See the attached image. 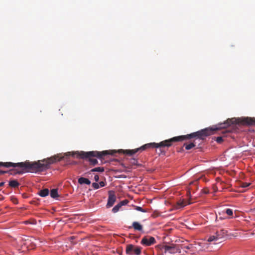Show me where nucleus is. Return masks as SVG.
Here are the masks:
<instances>
[{"mask_svg": "<svg viewBox=\"0 0 255 255\" xmlns=\"http://www.w3.org/2000/svg\"><path fill=\"white\" fill-rule=\"evenodd\" d=\"M228 132V130L227 129H224V130L222 131L223 133H225Z\"/></svg>", "mask_w": 255, "mask_h": 255, "instance_id": "nucleus-32", "label": "nucleus"}, {"mask_svg": "<svg viewBox=\"0 0 255 255\" xmlns=\"http://www.w3.org/2000/svg\"><path fill=\"white\" fill-rule=\"evenodd\" d=\"M130 163L132 165H137V160L134 158H132L130 159Z\"/></svg>", "mask_w": 255, "mask_h": 255, "instance_id": "nucleus-18", "label": "nucleus"}, {"mask_svg": "<svg viewBox=\"0 0 255 255\" xmlns=\"http://www.w3.org/2000/svg\"><path fill=\"white\" fill-rule=\"evenodd\" d=\"M7 171H2L0 170V174H3L5 173H7Z\"/></svg>", "mask_w": 255, "mask_h": 255, "instance_id": "nucleus-30", "label": "nucleus"}, {"mask_svg": "<svg viewBox=\"0 0 255 255\" xmlns=\"http://www.w3.org/2000/svg\"><path fill=\"white\" fill-rule=\"evenodd\" d=\"M163 250L165 254L169 253L170 254H174L181 253V248L180 246L176 244L165 245L163 247Z\"/></svg>", "mask_w": 255, "mask_h": 255, "instance_id": "nucleus-4", "label": "nucleus"}, {"mask_svg": "<svg viewBox=\"0 0 255 255\" xmlns=\"http://www.w3.org/2000/svg\"><path fill=\"white\" fill-rule=\"evenodd\" d=\"M226 213L229 216L233 215V210L231 209H226Z\"/></svg>", "mask_w": 255, "mask_h": 255, "instance_id": "nucleus-19", "label": "nucleus"}, {"mask_svg": "<svg viewBox=\"0 0 255 255\" xmlns=\"http://www.w3.org/2000/svg\"><path fill=\"white\" fill-rule=\"evenodd\" d=\"M187 195L188 196H190V191H188V193H187Z\"/></svg>", "mask_w": 255, "mask_h": 255, "instance_id": "nucleus-34", "label": "nucleus"}, {"mask_svg": "<svg viewBox=\"0 0 255 255\" xmlns=\"http://www.w3.org/2000/svg\"><path fill=\"white\" fill-rule=\"evenodd\" d=\"M49 194V190L48 189H44L41 190L38 192V195L41 197H46Z\"/></svg>", "mask_w": 255, "mask_h": 255, "instance_id": "nucleus-13", "label": "nucleus"}, {"mask_svg": "<svg viewBox=\"0 0 255 255\" xmlns=\"http://www.w3.org/2000/svg\"><path fill=\"white\" fill-rule=\"evenodd\" d=\"M105 171V169L103 167H98L94 168H93L91 170L90 172H103Z\"/></svg>", "mask_w": 255, "mask_h": 255, "instance_id": "nucleus-15", "label": "nucleus"}, {"mask_svg": "<svg viewBox=\"0 0 255 255\" xmlns=\"http://www.w3.org/2000/svg\"><path fill=\"white\" fill-rule=\"evenodd\" d=\"M78 183L80 184H87V185H90L91 184V181L87 178H84V177H80L78 179Z\"/></svg>", "mask_w": 255, "mask_h": 255, "instance_id": "nucleus-10", "label": "nucleus"}, {"mask_svg": "<svg viewBox=\"0 0 255 255\" xmlns=\"http://www.w3.org/2000/svg\"><path fill=\"white\" fill-rule=\"evenodd\" d=\"M94 179L97 182L99 181V175H95V177H94Z\"/></svg>", "mask_w": 255, "mask_h": 255, "instance_id": "nucleus-28", "label": "nucleus"}, {"mask_svg": "<svg viewBox=\"0 0 255 255\" xmlns=\"http://www.w3.org/2000/svg\"><path fill=\"white\" fill-rule=\"evenodd\" d=\"M191 203L190 202H187L184 200H180L176 203V205H175V208L176 209H179L184 207L187 205H189Z\"/></svg>", "mask_w": 255, "mask_h": 255, "instance_id": "nucleus-9", "label": "nucleus"}, {"mask_svg": "<svg viewBox=\"0 0 255 255\" xmlns=\"http://www.w3.org/2000/svg\"><path fill=\"white\" fill-rule=\"evenodd\" d=\"M132 227L135 230L141 231L142 230V226L140 225L138 222H134L132 223Z\"/></svg>", "mask_w": 255, "mask_h": 255, "instance_id": "nucleus-12", "label": "nucleus"}, {"mask_svg": "<svg viewBox=\"0 0 255 255\" xmlns=\"http://www.w3.org/2000/svg\"><path fill=\"white\" fill-rule=\"evenodd\" d=\"M4 184V182H0V187H1L2 186H3Z\"/></svg>", "mask_w": 255, "mask_h": 255, "instance_id": "nucleus-31", "label": "nucleus"}, {"mask_svg": "<svg viewBox=\"0 0 255 255\" xmlns=\"http://www.w3.org/2000/svg\"><path fill=\"white\" fill-rule=\"evenodd\" d=\"M92 187H93L94 189H98V188H99V184H98V183L95 182V183H93L92 184Z\"/></svg>", "mask_w": 255, "mask_h": 255, "instance_id": "nucleus-23", "label": "nucleus"}, {"mask_svg": "<svg viewBox=\"0 0 255 255\" xmlns=\"http://www.w3.org/2000/svg\"><path fill=\"white\" fill-rule=\"evenodd\" d=\"M50 196L53 198H55L58 196V190L56 189H53L51 190Z\"/></svg>", "mask_w": 255, "mask_h": 255, "instance_id": "nucleus-14", "label": "nucleus"}, {"mask_svg": "<svg viewBox=\"0 0 255 255\" xmlns=\"http://www.w3.org/2000/svg\"><path fill=\"white\" fill-rule=\"evenodd\" d=\"M191 245H189V246H184L183 247H181V248L182 249H186V250H189L190 249V248L191 247Z\"/></svg>", "mask_w": 255, "mask_h": 255, "instance_id": "nucleus-26", "label": "nucleus"}, {"mask_svg": "<svg viewBox=\"0 0 255 255\" xmlns=\"http://www.w3.org/2000/svg\"><path fill=\"white\" fill-rule=\"evenodd\" d=\"M99 186L104 187L105 186V183L104 181H101L99 183Z\"/></svg>", "mask_w": 255, "mask_h": 255, "instance_id": "nucleus-27", "label": "nucleus"}, {"mask_svg": "<svg viewBox=\"0 0 255 255\" xmlns=\"http://www.w3.org/2000/svg\"><path fill=\"white\" fill-rule=\"evenodd\" d=\"M141 248L140 247H135L133 245L129 244L127 246L126 252L128 255H132L133 254L136 255H139L141 254Z\"/></svg>", "mask_w": 255, "mask_h": 255, "instance_id": "nucleus-6", "label": "nucleus"}, {"mask_svg": "<svg viewBox=\"0 0 255 255\" xmlns=\"http://www.w3.org/2000/svg\"><path fill=\"white\" fill-rule=\"evenodd\" d=\"M128 203V201L127 200H125L123 201H121L119 204H122V206L126 205Z\"/></svg>", "mask_w": 255, "mask_h": 255, "instance_id": "nucleus-25", "label": "nucleus"}, {"mask_svg": "<svg viewBox=\"0 0 255 255\" xmlns=\"http://www.w3.org/2000/svg\"><path fill=\"white\" fill-rule=\"evenodd\" d=\"M250 183L245 182L242 183L241 186L243 188H246L249 187L250 185Z\"/></svg>", "mask_w": 255, "mask_h": 255, "instance_id": "nucleus-22", "label": "nucleus"}, {"mask_svg": "<svg viewBox=\"0 0 255 255\" xmlns=\"http://www.w3.org/2000/svg\"><path fill=\"white\" fill-rule=\"evenodd\" d=\"M11 200L14 204H18V201L16 198L13 197L11 198Z\"/></svg>", "mask_w": 255, "mask_h": 255, "instance_id": "nucleus-24", "label": "nucleus"}, {"mask_svg": "<svg viewBox=\"0 0 255 255\" xmlns=\"http://www.w3.org/2000/svg\"><path fill=\"white\" fill-rule=\"evenodd\" d=\"M184 146H185V148L186 150H189L193 147L195 146V144L194 143V142H191L189 144H184Z\"/></svg>", "mask_w": 255, "mask_h": 255, "instance_id": "nucleus-16", "label": "nucleus"}, {"mask_svg": "<svg viewBox=\"0 0 255 255\" xmlns=\"http://www.w3.org/2000/svg\"><path fill=\"white\" fill-rule=\"evenodd\" d=\"M203 192L205 194H208L209 193V190L208 189H204L203 191Z\"/></svg>", "mask_w": 255, "mask_h": 255, "instance_id": "nucleus-29", "label": "nucleus"}, {"mask_svg": "<svg viewBox=\"0 0 255 255\" xmlns=\"http://www.w3.org/2000/svg\"><path fill=\"white\" fill-rule=\"evenodd\" d=\"M122 206V204H118L117 205H116L112 209V211L114 213H116L118 211H119L120 208Z\"/></svg>", "mask_w": 255, "mask_h": 255, "instance_id": "nucleus-17", "label": "nucleus"}, {"mask_svg": "<svg viewBox=\"0 0 255 255\" xmlns=\"http://www.w3.org/2000/svg\"><path fill=\"white\" fill-rule=\"evenodd\" d=\"M8 185L12 188H16L19 186V183L16 180L13 179L9 181Z\"/></svg>", "mask_w": 255, "mask_h": 255, "instance_id": "nucleus-11", "label": "nucleus"}, {"mask_svg": "<svg viewBox=\"0 0 255 255\" xmlns=\"http://www.w3.org/2000/svg\"><path fill=\"white\" fill-rule=\"evenodd\" d=\"M196 182H197L196 181V182H191L190 183V185H191V184H192L196 183Z\"/></svg>", "mask_w": 255, "mask_h": 255, "instance_id": "nucleus-33", "label": "nucleus"}, {"mask_svg": "<svg viewBox=\"0 0 255 255\" xmlns=\"http://www.w3.org/2000/svg\"><path fill=\"white\" fill-rule=\"evenodd\" d=\"M227 235V231L224 229L220 230L216 232L215 235L210 236L208 239V242L217 241L224 238Z\"/></svg>", "mask_w": 255, "mask_h": 255, "instance_id": "nucleus-5", "label": "nucleus"}, {"mask_svg": "<svg viewBox=\"0 0 255 255\" xmlns=\"http://www.w3.org/2000/svg\"><path fill=\"white\" fill-rule=\"evenodd\" d=\"M135 209L137 210V211H140V212H146V210L142 208L141 207H139V206H136L135 207Z\"/></svg>", "mask_w": 255, "mask_h": 255, "instance_id": "nucleus-21", "label": "nucleus"}, {"mask_svg": "<svg viewBox=\"0 0 255 255\" xmlns=\"http://www.w3.org/2000/svg\"><path fill=\"white\" fill-rule=\"evenodd\" d=\"M63 157L64 156H62L61 154H58L50 158L39 160L37 162H29V161L18 163L0 162V166L7 168L10 167H17L18 168L9 171L10 174L12 175L21 174L26 171L37 172L46 170L49 168L50 164L61 160Z\"/></svg>", "mask_w": 255, "mask_h": 255, "instance_id": "nucleus-2", "label": "nucleus"}, {"mask_svg": "<svg viewBox=\"0 0 255 255\" xmlns=\"http://www.w3.org/2000/svg\"><path fill=\"white\" fill-rule=\"evenodd\" d=\"M116 200V196L115 193L112 191L109 192V197L108 202L107 204V207L110 208L113 206Z\"/></svg>", "mask_w": 255, "mask_h": 255, "instance_id": "nucleus-8", "label": "nucleus"}, {"mask_svg": "<svg viewBox=\"0 0 255 255\" xmlns=\"http://www.w3.org/2000/svg\"><path fill=\"white\" fill-rule=\"evenodd\" d=\"M155 243L156 241L154 238L151 236H145L141 241V244L145 246H151Z\"/></svg>", "mask_w": 255, "mask_h": 255, "instance_id": "nucleus-7", "label": "nucleus"}, {"mask_svg": "<svg viewBox=\"0 0 255 255\" xmlns=\"http://www.w3.org/2000/svg\"><path fill=\"white\" fill-rule=\"evenodd\" d=\"M116 151L115 150H104L102 151H91L89 152L85 151H77L71 153L70 152H67L65 154V155H71L74 156L76 155V156L78 158L82 159L88 158L90 164L93 166L97 164L98 161L96 159H92L91 157H96L101 160L103 159V157L107 155H113Z\"/></svg>", "mask_w": 255, "mask_h": 255, "instance_id": "nucleus-3", "label": "nucleus"}, {"mask_svg": "<svg viewBox=\"0 0 255 255\" xmlns=\"http://www.w3.org/2000/svg\"><path fill=\"white\" fill-rule=\"evenodd\" d=\"M234 124L246 126H255V118L245 117L236 119H229L224 123L220 124L218 128H206L197 132H193L184 135L173 137L169 139L161 141L159 143H149L145 144L139 148L134 149H120L119 152L128 155H132L138 151H141L149 148L169 147L172 146L173 142L181 141L184 140L197 137L201 140H204L207 136L213 133V131Z\"/></svg>", "mask_w": 255, "mask_h": 255, "instance_id": "nucleus-1", "label": "nucleus"}, {"mask_svg": "<svg viewBox=\"0 0 255 255\" xmlns=\"http://www.w3.org/2000/svg\"><path fill=\"white\" fill-rule=\"evenodd\" d=\"M216 141L219 143H221L223 140V137L222 136H218L216 138Z\"/></svg>", "mask_w": 255, "mask_h": 255, "instance_id": "nucleus-20", "label": "nucleus"}]
</instances>
